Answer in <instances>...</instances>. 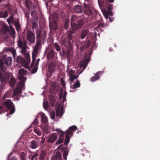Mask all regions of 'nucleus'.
<instances>
[{"label": "nucleus", "instance_id": "obj_1", "mask_svg": "<svg viewBox=\"0 0 160 160\" xmlns=\"http://www.w3.org/2000/svg\"><path fill=\"white\" fill-rule=\"evenodd\" d=\"M86 22V19L84 18H79L76 15H73L71 17V25L72 30H69L67 38L69 40H72L74 36L75 30L80 29Z\"/></svg>", "mask_w": 160, "mask_h": 160}, {"label": "nucleus", "instance_id": "obj_2", "mask_svg": "<svg viewBox=\"0 0 160 160\" xmlns=\"http://www.w3.org/2000/svg\"><path fill=\"white\" fill-rule=\"evenodd\" d=\"M36 43L33 48L32 53V65L35 62L36 57L38 54V52L39 49H41L42 47V41H45L46 37L47 34L45 31H42L41 30H39L38 29L36 32Z\"/></svg>", "mask_w": 160, "mask_h": 160}, {"label": "nucleus", "instance_id": "obj_3", "mask_svg": "<svg viewBox=\"0 0 160 160\" xmlns=\"http://www.w3.org/2000/svg\"><path fill=\"white\" fill-rule=\"evenodd\" d=\"M28 73V72L23 69H21L18 71V76L20 82L17 83L16 88L15 89L13 94L17 97L19 93H22V90L25 89V82L27 78L24 76Z\"/></svg>", "mask_w": 160, "mask_h": 160}, {"label": "nucleus", "instance_id": "obj_4", "mask_svg": "<svg viewBox=\"0 0 160 160\" xmlns=\"http://www.w3.org/2000/svg\"><path fill=\"white\" fill-rule=\"evenodd\" d=\"M114 0H98L100 8L104 16L107 19L109 15L112 16L113 13L111 10L112 9L113 5L110 4L114 2Z\"/></svg>", "mask_w": 160, "mask_h": 160}, {"label": "nucleus", "instance_id": "obj_5", "mask_svg": "<svg viewBox=\"0 0 160 160\" xmlns=\"http://www.w3.org/2000/svg\"><path fill=\"white\" fill-rule=\"evenodd\" d=\"M12 59L11 57H8L5 59L4 61L1 60L0 61V68L3 72L7 69V68L4 66V64L7 66H10L11 64Z\"/></svg>", "mask_w": 160, "mask_h": 160}, {"label": "nucleus", "instance_id": "obj_6", "mask_svg": "<svg viewBox=\"0 0 160 160\" xmlns=\"http://www.w3.org/2000/svg\"><path fill=\"white\" fill-rule=\"evenodd\" d=\"M4 105L8 109H10V114H12L15 111V106L10 99H7L4 102Z\"/></svg>", "mask_w": 160, "mask_h": 160}, {"label": "nucleus", "instance_id": "obj_7", "mask_svg": "<svg viewBox=\"0 0 160 160\" xmlns=\"http://www.w3.org/2000/svg\"><path fill=\"white\" fill-rule=\"evenodd\" d=\"M84 13L88 16L91 15L92 14V7L89 3L84 2L83 3Z\"/></svg>", "mask_w": 160, "mask_h": 160}, {"label": "nucleus", "instance_id": "obj_8", "mask_svg": "<svg viewBox=\"0 0 160 160\" xmlns=\"http://www.w3.org/2000/svg\"><path fill=\"white\" fill-rule=\"evenodd\" d=\"M26 62L27 61L25 59L21 56H18L17 58V62L18 64L21 66H23L26 68H28V65L29 64H27Z\"/></svg>", "mask_w": 160, "mask_h": 160}, {"label": "nucleus", "instance_id": "obj_9", "mask_svg": "<svg viewBox=\"0 0 160 160\" xmlns=\"http://www.w3.org/2000/svg\"><path fill=\"white\" fill-rule=\"evenodd\" d=\"M26 39L31 43L34 42L35 40L34 33L32 31H28L26 35Z\"/></svg>", "mask_w": 160, "mask_h": 160}, {"label": "nucleus", "instance_id": "obj_10", "mask_svg": "<svg viewBox=\"0 0 160 160\" xmlns=\"http://www.w3.org/2000/svg\"><path fill=\"white\" fill-rule=\"evenodd\" d=\"M55 131H56L58 134H60L58 140L56 142V144L58 145L63 142L65 133L62 130L59 129H56Z\"/></svg>", "mask_w": 160, "mask_h": 160}, {"label": "nucleus", "instance_id": "obj_11", "mask_svg": "<svg viewBox=\"0 0 160 160\" xmlns=\"http://www.w3.org/2000/svg\"><path fill=\"white\" fill-rule=\"evenodd\" d=\"M73 10L75 13H82L84 11V7L80 5H76L73 8Z\"/></svg>", "mask_w": 160, "mask_h": 160}, {"label": "nucleus", "instance_id": "obj_12", "mask_svg": "<svg viewBox=\"0 0 160 160\" xmlns=\"http://www.w3.org/2000/svg\"><path fill=\"white\" fill-rule=\"evenodd\" d=\"M39 142L38 141L32 140L30 142L29 146L30 148L33 149H35L39 147Z\"/></svg>", "mask_w": 160, "mask_h": 160}, {"label": "nucleus", "instance_id": "obj_13", "mask_svg": "<svg viewBox=\"0 0 160 160\" xmlns=\"http://www.w3.org/2000/svg\"><path fill=\"white\" fill-rule=\"evenodd\" d=\"M57 138V134L55 133H53L49 137L47 142L48 143H53L56 140Z\"/></svg>", "mask_w": 160, "mask_h": 160}, {"label": "nucleus", "instance_id": "obj_14", "mask_svg": "<svg viewBox=\"0 0 160 160\" xmlns=\"http://www.w3.org/2000/svg\"><path fill=\"white\" fill-rule=\"evenodd\" d=\"M67 38L63 39L61 42L62 46H65L66 48L70 47L71 46V42Z\"/></svg>", "mask_w": 160, "mask_h": 160}, {"label": "nucleus", "instance_id": "obj_15", "mask_svg": "<svg viewBox=\"0 0 160 160\" xmlns=\"http://www.w3.org/2000/svg\"><path fill=\"white\" fill-rule=\"evenodd\" d=\"M14 91V90L13 91L12 90H9L7 91V92L3 96V99L7 98H10L12 96H13L16 98H18L19 95L20 93H19L18 94V95L17 97H16L15 96H14V95L13 94Z\"/></svg>", "mask_w": 160, "mask_h": 160}, {"label": "nucleus", "instance_id": "obj_16", "mask_svg": "<svg viewBox=\"0 0 160 160\" xmlns=\"http://www.w3.org/2000/svg\"><path fill=\"white\" fill-rule=\"evenodd\" d=\"M89 32L88 30L87 29L83 30L80 32L79 37L83 39L88 35Z\"/></svg>", "mask_w": 160, "mask_h": 160}, {"label": "nucleus", "instance_id": "obj_17", "mask_svg": "<svg viewBox=\"0 0 160 160\" xmlns=\"http://www.w3.org/2000/svg\"><path fill=\"white\" fill-rule=\"evenodd\" d=\"M77 129V127L75 126H72L69 128L68 129L66 130V133L68 132L70 136H72L73 132L75 131Z\"/></svg>", "mask_w": 160, "mask_h": 160}, {"label": "nucleus", "instance_id": "obj_18", "mask_svg": "<svg viewBox=\"0 0 160 160\" xmlns=\"http://www.w3.org/2000/svg\"><path fill=\"white\" fill-rule=\"evenodd\" d=\"M89 60L88 58H86L84 59H82L80 63V66L83 68L85 69L86 67Z\"/></svg>", "mask_w": 160, "mask_h": 160}, {"label": "nucleus", "instance_id": "obj_19", "mask_svg": "<svg viewBox=\"0 0 160 160\" xmlns=\"http://www.w3.org/2000/svg\"><path fill=\"white\" fill-rule=\"evenodd\" d=\"M63 145L61 144L59 147V148H61L62 150H64L63 153V158L65 159V160H66L67 159V157L68 155V151L67 150H65V149H67V147H66L65 148H64Z\"/></svg>", "mask_w": 160, "mask_h": 160}, {"label": "nucleus", "instance_id": "obj_20", "mask_svg": "<svg viewBox=\"0 0 160 160\" xmlns=\"http://www.w3.org/2000/svg\"><path fill=\"white\" fill-rule=\"evenodd\" d=\"M90 41L89 40H87V41L84 43L83 45H82L81 46L80 48L81 51H82L85 49L88 48L90 45Z\"/></svg>", "mask_w": 160, "mask_h": 160}, {"label": "nucleus", "instance_id": "obj_21", "mask_svg": "<svg viewBox=\"0 0 160 160\" xmlns=\"http://www.w3.org/2000/svg\"><path fill=\"white\" fill-rule=\"evenodd\" d=\"M56 65L53 62H50L48 66V71L52 74L55 70Z\"/></svg>", "mask_w": 160, "mask_h": 160}, {"label": "nucleus", "instance_id": "obj_22", "mask_svg": "<svg viewBox=\"0 0 160 160\" xmlns=\"http://www.w3.org/2000/svg\"><path fill=\"white\" fill-rule=\"evenodd\" d=\"M51 160H62L60 152H57L55 155L52 156Z\"/></svg>", "mask_w": 160, "mask_h": 160}, {"label": "nucleus", "instance_id": "obj_23", "mask_svg": "<svg viewBox=\"0 0 160 160\" xmlns=\"http://www.w3.org/2000/svg\"><path fill=\"white\" fill-rule=\"evenodd\" d=\"M2 31L3 34H6L8 32L11 33L9 29L8 26L6 24H4L2 26Z\"/></svg>", "mask_w": 160, "mask_h": 160}, {"label": "nucleus", "instance_id": "obj_24", "mask_svg": "<svg viewBox=\"0 0 160 160\" xmlns=\"http://www.w3.org/2000/svg\"><path fill=\"white\" fill-rule=\"evenodd\" d=\"M23 4L27 9L30 10L31 7L33 3L31 0H26L23 2Z\"/></svg>", "mask_w": 160, "mask_h": 160}, {"label": "nucleus", "instance_id": "obj_25", "mask_svg": "<svg viewBox=\"0 0 160 160\" xmlns=\"http://www.w3.org/2000/svg\"><path fill=\"white\" fill-rule=\"evenodd\" d=\"M100 72H97L96 74H94V76L92 77L91 78V81L92 82H94L95 81L98 80L100 78Z\"/></svg>", "mask_w": 160, "mask_h": 160}, {"label": "nucleus", "instance_id": "obj_26", "mask_svg": "<svg viewBox=\"0 0 160 160\" xmlns=\"http://www.w3.org/2000/svg\"><path fill=\"white\" fill-rule=\"evenodd\" d=\"M28 158L31 160H40L39 158V154L37 153L30 155Z\"/></svg>", "mask_w": 160, "mask_h": 160}, {"label": "nucleus", "instance_id": "obj_27", "mask_svg": "<svg viewBox=\"0 0 160 160\" xmlns=\"http://www.w3.org/2000/svg\"><path fill=\"white\" fill-rule=\"evenodd\" d=\"M41 121L45 125H47L48 122V118L44 114H43L41 115Z\"/></svg>", "mask_w": 160, "mask_h": 160}, {"label": "nucleus", "instance_id": "obj_28", "mask_svg": "<svg viewBox=\"0 0 160 160\" xmlns=\"http://www.w3.org/2000/svg\"><path fill=\"white\" fill-rule=\"evenodd\" d=\"M49 28L50 29L56 30L57 29V24L55 22L50 23Z\"/></svg>", "mask_w": 160, "mask_h": 160}, {"label": "nucleus", "instance_id": "obj_29", "mask_svg": "<svg viewBox=\"0 0 160 160\" xmlns=\"http://www.w3.org/2000/svg\"><path fill=\"white\" fill-rule=\"evenodd\" d=\"M54 56V51L52 49L50 50L49 52H48L47 55V58L48 59H50L53 58Z\"/></svg>", "mask_w": 160, "mask_h": 160}, {"label": "nucleus", "instance_id": "obj_30", "mask_svg": "<svg viewBox=\"0 0 160 160\" xmlns=\"http://www.w3.org/2000/svg\"><path fill=\"white\" fill-rule=\"evenodd\" d=\"M68 133H66L65 137V140L64 141V144L66 146L70 142V135L68 134Z\"/></svg>", "mask_w": 160, "mask_h": 160}, {"label": "nucleus", "instance_id": "obj_31", "mask_svg": "<svg viewBox=\"0 0 160 160\" xmlns=\"http://www.w3.org/2000/svg\"><path fill=\"white\" fill-rule=\"evenodd\" d=\"M14 25L16 28L17 31H20L21 28L19 21L17 20L15 21L14 22Z\"/></svg>", "mask_w": 160, "mask_h": 160}, {"label": "nucleus", "instance_id": "obj_32", "mask_svg": "<svg viewBox=\"0 0 160 160\" xmlns=\"http://www.w3.org/2000/svg\"><path fill=\"white\" fill-rule=\"evenodd\" d=\"M105 26H106V25H104L101 22L98 24L96 29L98 31H99V29L100 30L102 31V30L101 29L102 28H104Z\"/></svg>", "mask_w": 160, "mask_h": 160}, {"label": "nucleus", "instance_id": "obj_33", "mask_svg": "<svg viewBox=\"0 0 160 160\" xmlns=\"http://www.w3.org/2000/svg\"><path fill=\"white\" fill-rule=\"evenodd\" d=\"M46 154V152L45 151L43 150L40 153V156L39 155V158L40 160H43Z\"/></svg>", "mask_w": 160, "mask_h": 160}, {"label": "nucleus", "instance_id": "obj_34", "mask_svg": "<svg viewBox=\"0 0 160 160\" xmlns=\"http://www.w3.org/2000/svg\"><path fill=\"white\" fill-rule=\"evenodd\" d=\"M10 14L11 16L7 20V21L9 25H10L11 23H13V15L12 13Z\"/></svg>", "mask_w": 160, "mask_h": 160}, {"label": "nucleus", "instance_id": "obj_35", "mask_svg": "<svg viewBox=\"0 0 160 160\" xmlns=\"http://www.w3.org/2000/svg\"><path fill=\"white\" fill-rule=\"evenodd\" d=\"M8 16L7 11H4L0 12V18H6Z\"/></svg>", "mask_w": 160, "mask_h": 160}, {"label": "nucleus", "instance_id": "obj_36", "mask_svg": "<svg viewBox=\"0 0 160 160\" xmlns=\"http://www.w3.org/2000/svg\"><path fill=\"white\" fill-rule=\"evenodd\" d=\"M50 128L47 125H45V126L43 128V131L44 133L48 134L50 131Z\"/></svg>", "mask_w": 160, "mask_h": 160}, {"label": "nucleus", "instance_id": "obj_37", "mask_svg": "<svg viewBox=\"0 0 160 160\" xmlns=\"http://www.w3.org/2000/svg\"><path fill=\"white\" fill-rule=\"evenodd\" d=\"M24 56L26 58L25 59L26 61H27L26 63H27V64H29L30 62V59L29 54L28 53H25Z\"/></svg>", "mask_w": 160, "mask_h": 160}, {"label": "nucleus", "instance_id": "obj_38", "mask_svg": "<svg viewBox=\"0 0 160 160\" xmlns=\"http://www.w3.org/2000/svg\"><path fill=\"white\" fill-rule=\"evenodd\" d=\"M16 83V80L14 78H11L9 82L10 86L13 87Z\"/></svg>", "mask_w": 160, "mask_h": 160}, {"label": "nucleus", "instance_id": "obj_39", "mask_svg": "<svg viewBox=\"0 0 160 160\" xmlns=\"http://www.w3.org/2000/svg\"><path fill=\"white\" fill-rule=\"evenodd\" d=\"M80 84L79 81L77 80L76 82L73 85L72 88L73 89H75L76 88H78L80 87Z\"/></svg>", "mask_w": 160, "mask_h": 160}, {"label": "nucleus", "instance_id": "obj_40", "mask_svg": "<svg viewBox=\"0 0 160 160\" xmlns=\"http://www.w3.org/2000/svg\"><path fill=\"white\" fill-rule=\"evenodd\" d=\"M20 160H26L25 154L24 152L21 153L20 154Z\"/></svg>", "mask_w": 160, "mask_h": 160}, {"label": "nucleus", "instance_id": "obj_41", "mask_svg": "<svg viewBox=\"0 0 160 160\" xmlns=\"http://www.w3.org/2000/svg\"><path fill=\"white\" fill-rule=\"evenodd\" d=\"M69 20L67 18L66 19L64 23V28L66 29H68V26L69 25Z\"/></svg>", "mask_w": 160, "mask_h": 160}, {"label": "nucleus", "instance_id": "obj_42", "mask_svg": "<svg viewBox=\"0 0 160 160\" xmlns=\"http://www.w3.org/2000/svg\"><path fill=\"white\" fill-rule=\"evenodd\" d=\"M18 46L20 48L25 47V44L21 40H19L18 42Z\"/></svg>", "mask_w": 160, "mask_h": 160}, {"label": "nucleus", "instance_id": "obj_43", "mask_svg": "<svg viewBox=\"0 0 160 160\" xmlns=\"http://www.w3.org/2000/svg\"><path fill=\"white\" fill-rule=\"evenodd\" d=\"M34 132L37 134L38 136H40L41 134V133L40 130H39L37 127H35L34 129Z\"/></svg>", "mask_w": 160, "mask_h": 160}, {"label": "nucleus", "instance_id": "obj_44", "mask_svg": "<svg viewBox=\"0 0 160 160\" xmlns=\"http://www.w3.org/2000/svg\"><path fill=\"white\" fill-rule=\"evenodd\" d=\"M78 77V75L75 74H74L72 76L70 77V81L73 82L74 79H77Z\"/></svg>", "mask_w": 160, "mask_h": 160}, {"label": "nucleus", "instance_id": "obj_45", "mask_svg": "<svg viewBox=\"0 0 160 160\" xmlns=\"http://www.w3.org/2000/svg\"><path fill=\"white\" fill-rule=\"evenodd\" d=\"M54 47L57 51H60V47L57 43H54Z\"/></svg>", "mask_w": 160, "mask_h": 160}, {"label": "nucleus", "instance_id": "obj_46", "mask_svg": "<svg viewBox=\"0 0 160 160\" xmlns=\"http://www.w3.org/2000/svg\"><path fill=\"white\" fill-rule=\"evenodd\" d=\"M43 107L45 110H47L48 107V102L47 101L44 102L43 103Z\"/></svg>", "mask_w": 160, "mask_h": 160}, {"label": "nucleus", "instance_id": "obj_47", "mask_svg": "<svg viewBox=\"0 0 160 160\" xmlns=\"http://www.w3.org/2000/svg\"><path fill=\"white\" fill-rule=\"evenodd\" d=\"M45 138L43 137L42 138H39V142H40L41 144L42 145L44 144V143L45 142Z\"/></svg>", "mask_w": 160, "mask_h": 160}, {"label": "nucleus", "instance_id": "obj_48", "mask_svg": "<svg viewBox=\"0 0 160 160\" xmlns=\"http://www.w3.org/2000/svg\"><path fill=\"white\" fill-rule=\"evenodd\" d=\"M10 25V32H11V33H10V34H15V30H14V29L13 28H12V26L11 25Z\"/></svg>", "mask_w": 160, "mask_h": 160}, {"label": "nucleus", "instance_id": "obj_49", "mask_svg": "<svg viewBox=\"0 0 160 160\" xmlns=\"http://www.w3.org/2000/svg\"><path fill=\"white\" fill-rule=\"evenodd\" d=\"M60 83L62 85V88H65V83L64 81L62 78L61 79Z\"/></svg>", "mask_w": 160, "mask_h": 160}, {"label": "nucleus", "instance_id": "obj_50", "mask_svg": "<svg viewBox=\"0 0 160 160\" xmlns=\"http://www.w3.org/2000/svg\"><path fill=\"white\" fill-rule=\"evenodd\" d=\"M50 115L51 118L52 119H54L55 118V113L54 111H52L50 113Z\"/></svg>", "mask_w": 160, "mask_h": 160}, {"label": "nucleus", "instance_id": "obj_51", "mask_svg": "<svg viewBox=\"0 0 160 160\" xmlns=\"http://www.w3.org/2000/svg\"><path fill=\"white\" fill-rule=\"evenodd\" d=\"M7 12H8L10 14H12V6L10 7H9V8H7Z\"/></svg>", "mask_w": 160, "mask_h": 160}, {"label": "nucleus", "instance_id": "obj_52", "mask_svg": "<svg viewBox=\"0 0 160 160\" xmlns=\"http://www.w3.org/2000/svg\"><path fill=\"white\" fill-rule=\"evenodd\" d=\"M74 72L72 69L70 70L69 71H68V73L69 74V77L74 75Z\"/></svg>", "mask_w": 160, "mask_h": 160}, {"label": "nucleus", "instance_id": "obj_53", "mask_svg": "<svg viewBox=\"0 0 160 160\" xmlns=\"http://www.w3.org/2000/svg\"><path fill=\"white\" fill-rule=\"evenodd\" d=\"M38 68L36 67L34 68L31 71V74H34L37 71Z\"/></svg>", "mask_w": 160, "mask_h": 160}, {"label": "nucleus", "instance_id": "obj_54", "mask_svg": "<svg viewBox=\"0 0 160 160\" xmlns=\"http://www.w3.org/2000/svg\"><path fill=\"white\" fill-rule=\"evenodd\" d=\"M52 18L54 20L55 19L57 20L58 19V16L57 13H55L53 15Z\"/></svg>", "mask_w": 160, "mask_h": 160}, {"label": "nucleus", "instance_id": "obj_55", "mask_svg": "<svg viewBox=\"0 0 160 160\" xmlns=\"http://www.w3.org/2000/svg\"><path fill=\"white\" fill-rule=\"evenodd\" d=\"M38 26L37 23L36 22H34L32 23V28L36 29Z\"/></svg>", "mask_w": 160, "mask_h": 160}, {"label": "nucleus", "instance_id": "obj_56", "mask_svg": "<svg viewBox=\"0 0 160 160\" xmlns=\"http://www.w3.org/2000/svg\"><path fill=\"white\" fill-rule=\"evenodd\" d=\"M4 6L6 9L9 8V7H10L11 6L10 5L9 3L5 4H4Z\"/></svg>", "mask_w": 160, "mask_h": 160}, {"label": "nucleus", "instance_id": "obj_57", "mask_svg": "<svg viewBox=\"0 0 160 160\" xmlns=\"http://www.w3.org/2000/svg\"><path fill=\"white\" fill-rule=\"evenodd\" d=\"M38 123V120L37 119H36L33 122L32 124L34 125H37Z\"/></svg>", "mask_w": 160, "mask_h": 160}, {"label": "nucleus", "instance_id": "obj_58", "mask_svg": "<svg viewBox=\"0 0 160 160\" xmlns=\"http://www.w3.org/2000/svg\"><path fill=\"white\" fill-rule=\"evenodd\" d=\"M22 48V49L21 50V52H22V53H25V52H26V48L25 47H24L23 48Z\"/></svg>", "mask_w": 160, "mask_h": 160}, {"label": "nucleus", "instance_id": "obj_59", "mask_svg": "<svg viewBox=\"0 0 160 160\" xmlns=\"http://www.w3.org/2000/svg\"><path fill=\"white\" fill-rule=\"evenodd\" d=\"M25 16L27 18H28L29 17V14L28 12H26L25 13Z\"/></svg>", "mask_w": 160, "mask_h": 160}, {"label": "nucleus", "instance_id": "obj_60", "mask_svg": "<svg viewBox=\"0 0 160 160\" xmlns=\"http://www.w3.org/2000/svg\"><path fill=\"white\" fill-rule=\"evenodd\" d=\"M12 53H13V56L15 58V55L16 54V52L15 50H14L12 51Z\"/></svg>", "mask_w": 160, "mask_h": 160}, {"label": "nucleus", "instance_id": "obj_61", "mask_svg": "<svg viewBox=\"0 0 160 160\" xmlns=\"http://www.w3.org/2000/svg\"><path fill=\"white\" fill-rule=\"evenodd\" d=\"M40 61V59L39 58H38L37 60V62L36 65L38 66V65L39 62Z\"/></svg>", "mask_w": 160, "mask_h": 160}, {"label": "nucleus", "instance_id": "obj_62", "mask_svg": "<svg viewBox=\"0 0 160 160\" xmlns=\"http://www.w3.org/2000/svg\"><path fill=\"white\" fill-rule=\"evenodd\" d=\"M109 19L110 22H112L113 21V18L112 17H109Z\"/></svg>", "mask_w": 160, "mask_h": 160}, {"label": "nucleus", "instance_id": "obj_63", "mask_svg": "<svg viewBox=\"0 0 160 160\" xmlns=\"http://www.w3.org/2000/svg\"><path fill=\"white\" fill-rule=\"evenodd\" d=\"M36 13V12L35 10H33L32 11L31 14L32 15Z\"/></svg>", "mask_w": 160, "mask_h": 160}, {"label": "nucleus", "instance_id": "obj_64", "mask_svg": "<svg viewBox=\"0 0 160 160\" xmlns=\"http://www.w3.org/2000/svg\"><path fill=\"white\" fill-rule=\"evenodd\" d=\"M11 160H17L15 157H13L11 159Z\"/></svg>", "mask_w": 160, "mask_h": 160}]
</instances>
